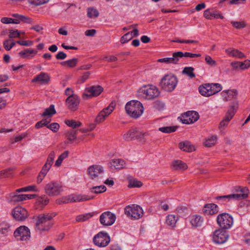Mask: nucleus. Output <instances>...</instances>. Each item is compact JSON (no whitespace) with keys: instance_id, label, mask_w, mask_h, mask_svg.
Here are the masks:
<instances>
[{"instance_id":"obj_62","label":"nucleus","mask_w":250,"mask_h":250,"mask_svg":"<svg viewBox=\"0 0 250 250\" xmlns=\"http://www.w3.org/2000/svg\"><path fill=\"white\" fill-rule=\"evenodd\" d=\"M250 67V60H246L243 62H240V68L242 70L247 69Z\"/></svg>"},{"instance_id":"obj_17","label":"nucleus","mask_w":250,"mask_h":250,"mask_svg":"<svg viewBox=\"0 0 250 250\" xmlns=\"http://www.w3.org/2000/svg\"><path fill=\"white\" fill-rule=\"evenodd\" d=\"M229 234L225 229H218L214 231L213 240L216 244L224 243L228 239Z\"/></svg>"},{"instance_id":"obj_44","label":"nucleus","mask_w":250,"mask_h":250,"mask_svg":"<svg viewBox=\"0 0 250 250\" xmlns=\"http://www.w3.org/2000/svg\"><path fill=\"white\" fill-rule=\"evenodd\" d=\"M194 70L192 67H186L183 70L182 73L187 75L190 78H194L195 77V74L193 72Z\"/></svg>"},{"instance_id":"obj_24","label":"nucleus","mask_w":250,"mask_h":250,"mask_svg":"<svg viewBox=\"0 0 250 250\" xmlns=\"http://www.w3.org/2000/svg\"><path fill=\"white\" fill-rule=\"evenodd\" d=\"M35 49H25L19 53V55L23 59H31L37 53Z\"/></svg>"},{"instance_id":"obj_50","label":"nucleus","mask_w":250,"mask_h":250,"mask_svg":"<svg viewBox=\"0 0 250 250\" xmlns=\"http://www.w3.org/2000/svg\"><path fill=\"white\" fill-rule=\"evenodd\" d=\"M65 124L69 127H71L73 129L80 127L82 125V123L80 122H76L74 120H66L65 121Z\"/></svg>"},{"instance_id":"obj_38","label":"nucleus","mask_w":250,"mask_h":250,"mask_svg":"<svg viewBox=\"0 0 250 250\" xmlns=\"http://www.w3.org/2000/svg\"><path fill=\"white\" fill-rule=\"evenodd\" d=\"M56 113V112L55 109L54 105L53 104H51L48 108H47L44 110V111L42 114V116H48V118H50Z\"/></svg>"},{"instance_id":"obj_39","label":"nucleus","mask_w":250,"mask_h":250,"mask_svg":"<svg viewBox=\"0 0 250 250\" xmlns=\"http://www.w3.org/2000/svg\"><path fill=\"white\" fill-rule=\"evenodd\" d=\"M78 62V59L77 58H73L66 61L62 62L60 64L63 66H67L69 68L75 67Z\"/></svg>"},{"instance_id":"obj_31","label":"nucleus","mask_w":250,"mask_h":250,"mask_svg":"<svg viewBox=\"0 0 250 250\" xmlns=\"http://www.w3.org/2000/svg\"><path fill=\"white\" fill-rule=\"evenodd\" d=\"M238 108V104L236 102H233L231 104L230 107L228 109L225 117L232 119Z\"/></svg>"},{"instance_id":"obj_63","label":"nucleus","mask_w":250,"mask_h":250,"mask_svg":"<svg viewBox=\"0 0 250 250\" xmlns=\"http://www.w3.org/2000/svg\"><path fill=\"white\" fill-rule=\"evenodd\" d=\"M153 106L155 109L161 110L164 108L165 104L163 102L157 101L154 103Z\"/></svg>"},{"instance_id":"obj_54","label":"nucleus","mask_w":250,"mask_h":250,"mask_svg":"<svg viewBox=\"0 0 250 250\" xmlns=\"http://www.w3.org/2000/svg\"><path fill=\"white\" fill-rule=\"evenodd\" d=\"M13 168H9L8 169H4L0 172V178L3 177H10L12 176L11 171Z\"/></svg>"},{"instance_id":"obj_43","label":"nucleus","mask_w":250,"mask_h":250,"mask_svg":"<svg viewBox=\"0 0 250 250\" xmlns=\"http://www.w3.org/2000/svg\"><path fill=\"white\" fill-rule=\"evenodd\" d=\"M177 128V126H164L159 127L158 130L165 133H170L176 131Z\"/></svg>"},{"instance_id":"obj_60","label":"nucleus","mask_w":250,"mask_h":250,"mask_svg":"<svg viewBox=\"0 0 250 250\" xmlns=\"http://www.w3.org/2000/svg\"><path fill=\"white\" fill-rule=\"evenodd\" d=\"M21 36V33L18 30H9V34L8 35L10 38H19Z\"/></svg>"},{"instance_id":"obj_9","label":"nucleus","mask_w":250,"mask_h":250,"mask_svg":"<svg viewBox=\"0 0 250 250\" xmlns=\"http://www.w3.org/2000/svg\"><path fill=\"white\" fill-rule=\"evenodd\" d=\"M125 213L132 219H138L143 214V210L139 205L128 206L125 208Z\"/></svg>"},{"instance_id":"obj_26","label":"nucleus","mask_w":250,"mask_h":250,"mask_svg":"<svg viewBox=\"0 0 250 250\" xmlns=\"http://www.w3.org/2000/svg\"><path fill=\"white\" fill-rule=\"evenodd\" d=\"M125 162L122 159H113L110 162V167L113 169H121L125 167Z\"/></svg>"},{"instance_id":"obj_2","label":"nucleus","mask_w":250,"mask_h":250,"mask_svg":"<svg viewBox=\"0 0 250 250\" xmlns=\"http://www.w3.org/2000/svg\"><path fill=\"white\" fill-rule=\"evenodd\" d=\"M125 109L126 113L134 118H139L144 111L142 104L138 101L128 102L125 105Z\"/></svg>"},{"instance_id":"obj_5","label":"nucleus","mask_w":250,"mask_h":250,"mask_svg":"<svg viewBox=\"0 0 250 250\" xmlns=\"http://www.w3.org/2000/svg\"><path fill=\"white\" fill-rule=\"evenodd\" d=\"M238 189L237 191H240V193L232 194L228 195L219 196L216 197V199L217 200H222L223 201L226 200H230L231 199H245L248 195V189L245 188H241V187L237 188Z\"/></svg>"},{"instance_id":"obj_48","label":"nucleus","mask_w":250,"mask_h":250,"mask_svg":"<svg viewBox=\"0 0 250 250\" xmlns=\"http://www.w3.org/2000/svg\"><path fill=\"white\" fill-rule=\"evenodd\" d=\"M51 119L49 118H46L45 119H43L36 123L35 125V127L36 128H40L43 126L47 127V126L48 125V124L51 122Z\"/></svg>"},{"instance_id":"obj_21","label":"nucleus","mask_w":250,"mask_h":250,"mask_svg":"<svg viewBox=\"0 0 250 250\" xmlns=\"http://www.w3.org/2000/svg\"><path fill=\"white\" fill-rule=\"evenodd\" d=\"M70 202H83L94 199V196L82 194H71L68 196Z\"/></svg>"},{"instance_id":"obj_49","label":"nucleus","mask_w":250,"mask_h":250,"mask_svg":"<svg viewBox=\"0 0 250 250\" xmlns=\"http://www.w3.org/2000/svg\"><path fill=\"white\" fill-rule=\"evenodd\" d=\"M93 216V214L92 213L81 214L77 216L76 220L77 222L85 221L87 219L91 218Z\"/></svg>"},{"instance_id":"obj_8","label":"nucleus","mask_w":250,"mask_h":250,"mask_svg":"<svg viewBox=\"0 0 250 250\" xmlns=\"http://www.w3.org/2000/svg\"><path fill=\"white\" fill-rule=\"evenodd\" d=\"M94 244L99 247H105L110 241V237L107 232L100 231L93 239Z\"/></svg>"},{"instance_id":"obj_18","label":"nucleus","mask_w":250,"mask_h":250,"mask_svg":"<svg viewBox=\"0 0 250 250\" xmlns=\"http://www.w3.org/2000/svg\"><path fill=\"white\" fill-rule=\"evenodd\" d=\"M65 104L67 107L71 111H75L78 108L80 104V99L78 96L67 97L65 100Z\"/></svg>"},{"instance_id":"obj_4","label":"nucleus","mask_w":250,"mask_h":250,"mask_svg":"<svg viewBox=\"0 0 250 250\" xmlns=\"http://www.w3.org/2000/svg\"><path fill=\"white\" fill-rule=\"evenodd\" d=\"M139 92L143 98L148 100L154 99L160 94L158 88L153 85H145L139 89Z\"/></svg>"},{"instance_id":"obj_19","label":"nucleus","mask_w":250,"mask_h":250,"mask_svg":"<svg viewBox=\"0 0 250 250\" xmlns=\"http://www.w3.org/2000/svg\"><path fill=\"white\" fill-rule=\"evenodd\" d=\"M203 212L205 215H213L218 212V207L215 204H207L204 207Z\"/></svg>"},{"instance_id":"obj_35","label":"nucleus","mask_w":250,"mask_h":250,"mask_svg":"<svg viewBox=\"0 0 250 250\" xmlns=\"http://www.w3.org/2000/svg\"><path fill=\"white\" fill-rule=\"evenodd\" d=\"M204 16L207 19L211 20L213 17L215 19H224V16L220 13H211L209 9L206 10L204 13Z\"/></svg>"},{"instance_id":"obj_52","label":"nucleus","mask_w":250,"mask_h":250,"mask_svg":"<svg viewBox=\"0 0 250 250\" xmlns=\"http://www.w3.org/2000/svg\"><path fill=\"white\" fill-rule=\"evenodd\" d=\"M132 38L133 35H132V33L129 32L121 37L120 42L122 44H124L131 40Z\"/></svg>"},{"instance_id":"obj_36","label":"nucleus","mask_w":250,"mask_h":250,"mask_svg":"<svg viewBox=\"0 0 250 250\" xmlns=\"http://www.w3.org/2000/svg\"><path fill=\"white\" fill-rule=\"evenodd\" d=\"M203 222V219L201 216L198 215H194L192 217L190 223L192 226L195 227H200Z\"/></svg>"},{"instance_id":"obj_10","label":"nucleus","mask_w":250,"mask_h":250,"mask_svg":"<svg viewBox=\"0 0 250 250\" xmlns=\"http://www.w3.org/2000/svg\"><path fill=\"white\" fill-rule=\"evenodd\" d=\"M104 169L101 166L92 165L88 168V174L89 177L94 180H99L103 178Z\"/></svg>"},{"instance_id":"obj_3","label":"nucleus","mask_w":250,"mask_h":250,"mask_svg":"<svg viewBox=\"0 0 250 250\" xmlns=\"http://www.w3.org/2000/svg\"><path fill=\"white\" fill-rule=\"evenodd\" d=\"M178 83L177 78L172 74L164 76L160 83V86L164 90L167 92L173 91Z\"/></svg>"},{"instance_id":"obj_37","label":"nucleus","mask_w":250,"mask_h":250,"mask_svg":"<svg viewBox=\"0 0 250 250\" xmlns=\"http://www.w3.org/2000/svg\"><path fill=\"white\" fill-rule=\"evenodd\" d=\"M77 130L74 129H69L66 130L64 132V135L67 139L70 141H72L75 140L77 138Z\"/></svg>"},{"instance_id":"obj_6","label":"nucleus","mask_w":250,"mask_h":250,"mask_svg":"<svg viewBox=\"0 0 250 250\" xmlns=\"http://www.w3.org/2000/svg\"><path fill=\"white\" fill-rule=\"evenodd\" d=\"M63 191L62 186L57 182H51L44 187L45 193L49 196L60 195Z\"/></svg>"},{"instance_id":"obj_40","label":"nucleus","mask_w":250,"mask_h":250,"mask_svg":"<svg viewBox=\"0 0 250 250\" xmlns=\"http://www.w3.org/2000/svg\"><path fill=\"white\" fill-rule=\"evenodd\" d=\"M178 217L175 215L169 214L167 216L166 222L167 225L173 227L175 226Z\"/></svg>"},{"instance_id":"obj_25","label":"nucleus","mask_w":250,"mask_h":250,"mask_svg":"<svg viewBox=\"0 0 250 250\" xmlns=\"http://www.w3.org/2000/svg\"><path fill=\"white\" fill-rule=\"evenodd\" d=\"M171 167L174 170H184L188 168L187 165L181 160L173 161Z\"/></svg>"},{"instance_id":"obj_33","label":"nucleus","mask_w":250,"mask_h":250,"mask_svg":"<svg viewBox=\"0 0 250 250\" xmlns=\"http://www.w3.org/2000/svg\"><path fill=\"white\" fill-rule=\"evenodd\" d=\"M209 86V83H205L204 85H200L198 88L199 93L204 96H210Z\"/></svg>"},{"instance_id":"obj_53","label":"nucleus","mask_w":250,"mask_h":250,"mask_svg":"<svg viewBox=\"0 0 250 250\" xmlns=\"http://www.w3.org/2000/svg\"><path fill=\"white\" fill-rule=\"evenodd\" d=\"M143 185L141 181H138L136 179L130 180L128 187L130 188H140Z\"/></svg>"},{"instance_id":"obj_41","label":"nucleus","mask_w":250,"mask_h":250,"mask_svg":"<svg viewBox=\"0 0 250 250\" xmlns=\"http://www.w3.org/2000/svg\"><path fill=\"white\" fill-rule=\"evenodd\" d=\"M106 190V188L105 186L104 185L95 186L89 188L90 192L95 194H100L103 193L105 192Z\"/></svg>"},{"instance_id":"obj_61","label":"nucleus","mask_w":250,"mask_h":250,"mask_svg":"<svg viewBox=\"0 0 250 250\" xmlns=\"http://www.w3.org/2000/svg\"><path fill=\"white\" fill-rule=\"evenodd\" d=\"M70 202L69 196L63 197L56 200V203L58 205L67 204Z\"/></svg>"},{"instance_id":"obj_1","label":"nucleus","mask_w":250,"mask_h":250,"mask_svg":"<svg viewBox=\"0 0 250 250\" xmlns=\"http://www.w3.org/2000/svg\"><path fill=\"white\" fill-rule=\"evenodd\" d=\"M56 212L40 214L36 218L35 229L39 232L48 231L53 225V218Z\"/></svg>"},{"instance_id":"obj_56","label":"nucleus","mask_w":250,"mask_h":250,"mask_svg":"<svg viewBox=\"0 0 250 250\" xmlns=\"http://www.w3.org/2000/svg\"><path fill=\"white\" fill-rule=\"evenodd\" d=\"M206 62L210 66H215L217 65V62L213 60L211 57L208 55H206L205 57Z\"/></svg>"},{"instance_id":"obj_59","label":"nucleus","mask_w":250,"mask_h":250,"mask_svg":"<svg viewBox=\"0 0 250 250\" xmlns=\"http://www.w3.org/2000/svg\"><path fill=\"white\" fill-rule=\"evenodd\" d=\"M55 155V152L54 151H52L49 153L45 163L51 166L53 163Z\"/></svg>"},{"instance_id":"obj_45","label":"nucleus","mask_w":250,"mask_h":250,"mask_svg":"<svg viewBox=\"0 0 250 250\" xmlns=\"http://www.w3.org/2000/svg\"><path fill=\"white\" fill-rule=\"evenodd\" d=\"M87 17L89 18H96L99 16V13L97 9L93 7L87 8Z\"/></svg>"},{"instance_id":"obj_46","label":"nucleus","mask_w":250,"mask_h":250,"mask_svg":"<svg viewBox=\"0 0 250 250\" xmlns=\"http://www.w3.org/2000/svg\"><path fill=\"white\" fill-rule=\"evenodd\" d=\"M217 141V137L216 136H211L210 137L207 139L204 145L207 147H211L216 144Z\"/></svg>"},{"instance_id":"obj_42","label":"nucleus","mask_w":250,"mask_h":250,"mask_svg":"<svg viewBox=\"0 0 250 250\" xmlns=\"http://www.w3.org/2000/svg\"><path fill=\"white\" fill-rule=\"evenodd\" d=\"M177 56H178V57L179 58H182L183 57H186V58H195V57H199L201 56L200 54H194V53H191L189 52H185L183 53L181 51H178L176 52V54Z\"/></svg>"},{"instance_id":"obj_14","label":"nucleus","mask_w":250,"mask_h":250,"mask_svg":"<svg viewBox=\"0 0 250 250\" xmlns=\"http://www.w3.org/2000/svg\"><path fill=\"white\" fill-rule=\"evenodd\" d=\"M115 103L112 102L106 108L103 109L97 116L95 122L96 124H100L103 122L108 115H109L114 109Z\"/></svg>"},{"instance_id":"obj_51","label":"nucleus","mask_w":250,"mask_h":250,"mask_svg":"<svg viewBox=\"0 0 250 250\" xmlns=\"http://www.w3.org/2000/svg\"><path fill=\"white\" fill-rule=\"evenodd\" d=\"M37 190L35 186L31 185L17 189L16 190V193H19L20 192H26L30 191H36Z\"/></svg>"},{"instance_id":"obj_57","label":"nucleus","mask_w":250,"mask_h":250,"mask_svg":"<svg viewBox=\"0 0 250 250\" xmlns=\"http://www.w3.org/2000/svg\"><path fill=\"white\" fill-rule=\"evenodd\" d=\"M231 23L237 29H242L246 27V24L244 21H231Z\"/></svg>"},{"instance_id":"obj_13","label":"nucleus","mask_w":250,"mask_h":250,"mask_svg":"<svg viewBox=\"0 0 250 250\" xmlns=\"http://www.w3.org/2000/svg\"><path fill=\"white\" fill-rule=\"evenodd\" d=\"M85 90L86 93L83 94V98L87 99L100 95L103 91L104 88L100 85H93L86 88Z\"/></svg>"},{"instance_id":"obj_7","label":"nucleus","mask_w":250,"mask_h":250,"mask_svg":"<svg viewBox=\"0 0 250 250\" xmlns=\"http://www.w3.org/2000/svg\"><path fill=\"white\" fill-rule=\"evenodd\" d=\"M233 218L228 213L220 214L217 217V222L223 229H229L233 224Z\"/></svg>"},{"instance_id":"obj_28","label":"nucleus","mask_w":250,"mask_h":250,"mask_svg":"<svg viewBox=\"0 0 250 250\" xmlns=\"http://www.w3.org/2000/svg\"><path fill=\"white\" fill-rule=\"evenodd\" d=\"M179 147L181 150L188 152H192L195 150L194 146L188 141L180 143Z\"/></svg>"},{"instance_id":"obj_29","label":"nucleus","mask_w":250,"mask_h":250,"mask_svg":"<svg viewBox=\"0 0 250 250\" xmlns=\"http://www.w3.org/2000/svg\"><path fill=\"white\" fill-rule=\"evenodd\" d=\"M10 231V225L6 222H0V235L7 236Z\"/></svg>"},{"instance_id":"obj_23","label":"nucleus","mask_w":250,"mask_h":250,"mask_svg":"<svg viewBox=\"0 0 250 250\" xmlns=\"http://www.w3.org/2000/svg\"><path fill=\"white\" fill-rule=\"evenodd\" d=\"M226 53L230 57L243 59L246 58L245 55L240 51L233 48H229L225 50Z\"/></svg>"},{"instance_id":"obj_20","label":"nucleus","mask_w":250,"mask_h":250,"mask_svg":"<svg viewBox=\"0 0 250 250\" xmlns=\"http://www.w3.org/2000/svg\"><path fill=\"white\" fill-rule=\"evenodd\" d=\"M50 80L49 75L45 72H41L37 75L32 80V83L39 82L41 84H47Z\"/></svg>"},{"instance_id":"obj_12","label":"nucleus","mask_w":250,"mask_h":250,"mask_svg":"<svg viewBox=\"0 0 250 250\" xmlns=\"http://www.w3.org/2000/svg\"><path fill=\"white\" fill-rule=\"evenodd\" d=\"M14 235L18 240L26 241L30 237V230L26 226H21L15 230Z\"/></svg>"},{"instance_id":"obj_15","label":"nucleus","mask_w":250,"mask_h":250,"mask_svg":"<svg viewBox=\"0 0 250 250\" xmlns=\"http://www.w3.org/2000/svg\"><path fill=\"white\" fill-rule=\"evenodd\" d=\"M116 216L110 211L103 212L100 217V222L104 226H109L114 224L116 220Z\"/></svg>"},{"instance_id":"obj_58","label":"nucleus","mask_w":250,"mask_h":250,"mask_svg":"<svg viewBox=\"0 0 250 250\" xmlns=\"http://www.w3.org/2000/svg\"><path fill=\"white\" fill-rule=\"evenodd\" d=\"M49 0H28V1L31 4L35 6L42 5L47 2Z\"/></svg>"},{"instance_id":"obj_64","label":"nucleus","mask_w":250,"mask_h":250,"mask_svg":"<svg viewBox=\"0 0 250 250\" xmlns=\"http://www.w3.org/2000/svg\"><path fill=\"white\" fill-rule=\"evenodd\" d=\"M27 135V133H24L19 136H16L14 138V140L12 141V143L13 144L18 142L21 141L23 138L26 137Z\"/></svg>"},{"instance_id":"obj_30","label":"nucleus","mask_w":250,"mask_h":250,"mask_svg":"<svg viewBox=\"0 0 250 250\" xmlns=\"http://www.w3.org/2000/svg\"><path fill=\"white\" fill-rule=\"evenodd\" d=\"M11 201L14 202H19L29 198L28 195L25 194H17L16 193H12L10 195Z\"/></svg>"},{"instance_id":"obj_47","label":"nucleus","mask_w":250,"mask_h":250,"mask_svg":"<svg viewBox=\"0 0 250 250\" xmlns=\"http://www.w3.org/2000/svg\"><path fill=\"white\" fill-rule=\"evenodd\" d=\"M230 120L228 117H224V119L220 122L218 126L221 132H222L225 128L228 125L229 123Z\"/></svg>"},{"instance_id":"obj_34","label":"nucleus","mask_w":250,"mask_h":250,"mask_svg":"<svg viewBox=\"0 0 250 250\" xmlns=\"http://www.w3.org/2000/svg\"><path fill=\"white\" fill-rule=\"evenodd\" d=\"M209 85H210L209 88L210 89L209 91L210 96L220 92L222 89L221 85L219 83H209Z\"/></svg>"},{"instance_id":"obj_11","label":"nucleus","mask_w":250,"mask_h":250,"mask_svg":"<svg viewBox=\"0 0 250 250\" xmlns=\"http://www.w3.org/2000/svg\"><path fill=\"white\" fill-rule=\"evenodd\" d=\"M199 118L198 113L195 111H188L182 114L179 119L183 124H190L197 121Z\"/></svg>"},{"instance_id":"obj_32","label":"nucleus","mask_w":250,"mask_h":250,"mask_svg":"<svg viewBox=\"0 0 250 250\" xmlns=\"http://www.w3.org/2000/svg\"><path fill=\"white\" fill-rule=\"evenodd\" d=\"M136 132V128H131L127 132L123 135V139L125 141H129L132 140H135V134Z\"/></svg>"},{"instance_id":"obj_55","label":"nucleus","mask_w":250,"mask_h":250,"mask_svg":"<svg viewBox=\"0 0 250 250\" xmlns=\"http://www.w3.org/2000/svg\"><path fill=\"white\" fill-rule=\"evenodd\" d=\"M47 128L50 129L53 132H57L60 128V125L57 123H53L47 125Z\"/></svg>"},{"instance_id":"obj_27","label":"nucleus","mask_w":250,"mask_h":250,"mask_svg":"<svg viewBox=\"0 0 250 250\" xmlns=\"http://www.w3.org/2000/svg\"><path fill=\"white\" fill-rule=\"evenodd\" d=\"M175 54H176V52L173 53L172 57L160 59L158 61L160 62H165L166 63L177 64L179 60L178 59V56L175 55Z\"/></svg>"},{"instance_id":"obj_16","label":"nucleus","mask_w":250,"mask_h":250,"mask_svg":"<svg viewBox=\"0 0 250 250\" xmlns=\"http://www.w3.org/2000/svg\"><path fill=\"white\" fill-rule=\"evenodd\" d=\"M12 214L17 221H24L28 215L26 209L21 206L15 208L12 211Z\"/></svg>"},{"instance_id":"obj_22","label":"nucleus","mask_w":250,"mask_h":250,"mask_svg":"<svg viewBox=\"0 0 250 250\" xmlns=\"http://www.w3.org/2000/svg\"><path fill=\"white\" fill-rule=\"evenodd\" d=\"M238 92L235 89L224 90L221 94L225 101H230L233 99H235Z\"/></svg>"}]
</instances>
